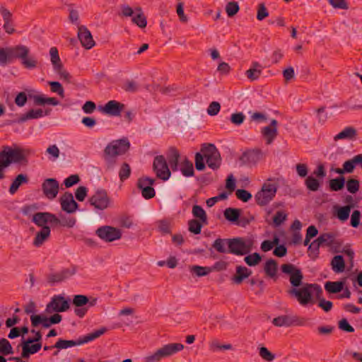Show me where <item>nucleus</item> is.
<instances>
[{
	"mask_svg": "<svg viewBox=\"0 0 362 362\" xmlns=\"http://www.w3.org/2000/svg\"><path fill=\"white\" fill-rule=\"evenodd\" d=\"M29 154V150L18 146H3L2 150L0 151V180L5 177L4 169L11 163L26 165L28 162L27 158Z\"/></svg>",
	"mask_w": 362,
	"mask_h": 362,
	"instance_id": "nucleus-1",
	"label": "nucleus"
},
{
	"mask_svg": "<svg viewBox=\"0 0 362 362\" xmlns=\"http://www.w3.org/2000/svg\"><path fill=\"white\" fill-rule=\"evenodd\" d=\"M204 158L206 164L212 170H217L221 164V154L212 144H204L201 148V153L195 154V168L197 170H203L205 168Z\"/></svg>",
	"mask_w": 362,
	"mask_h": 362,
	"instance_id": "nucleus-2",
	"label": "nucleus"
},
{
	"mask_svg": "<svg viewBox=\"0 0 362 362\" xmlns=\"http://www.w3.org/2000/svg\"><path fill=\"white\" fill-rule=\"evenodd\" d=\"M130 147L127 139L114 140L109 143L104 150V159L108 165H112V159L118 156L124 154Z\"/></svg>",
	"mask_w": 362,
	"mask_h": 362,
	"instance_id": "nucleus-3",
	"label": "nucleus"
},
{
	"mask_svg": "<svg viewBox=\"0 0 362 362\" xmlns=\"http://www.w3.org/2000/svg\"><path fill=\"white\" fill-rule=\"evenodd\" d=\"M183 349L184 345L180 343L168 344L146 356L144 360L146 362H159L161 359L170 357Z\"/></svg>",
	"mask_w": 362,
	"mask_h": 362,
	"instance_id": "nucleus-4",
	"label": "nucleus"
},
{
	"mask_svg": "<svg viewBox=\"0 0 362 362\" xmlns=\"http://www.w3.org/2000/svg\"><path fill=\"white\" fill-rule=\"evenodd\" d=\"M277 187L276 181L271 179L267 180L255 196L257 204H268L270 202L276 195Z\"/></svg>",
	"mask_w": 362,
	"mask_h": 362,
	"instance_id": "nucleus-5",
	"label": "nucleus"
},
{
	"mask_svg": "<svg viewBox=\"0 0 362 362\" xmlns=\"http://www.w3.org/2000/svg\"><path fill=\"white\" fill-rule=\"evenodd\" d=\"M252 242L245 240L243 238H235L229 239L228 253L236 255H244L249 253L252 250Z\"/></svg>",
	"mask_w": 362,
	"mask_h": 362,
	"instance_id": "nucleus-6",
	"label": "nucleus"
},
{
	"mask_svg": "<svg viewBox=\"0 0 362 362\" xmlns=\"http://www.w3.org/2000/svg\"><path fill=\"white\" fill-rule=\"evenodd\" d=\"M95 234L104 242L111 243L122 238V230L110 226H103L95 230Z\"/></svg>",
	"mask_w": 362,
	"mask_h": 362,
	"instance_id": "nucleus-7",
	"label": "nucleus"
},
{
	"mask_svg": "<svg viewBox=\"0 0 362 362\" xmlns=\"http://www.w3.org/2000/svg\"><path fill=\"white\" fill-rule=\"evenodd\" d=\"M70 308L69 300L61 295L54 296L50 302L47 303L45 308L46 314H52L54 313H62L68 310Z\"/></svg>",
	"mask_w": 362,
	"mask_h": 362,
	"instance_id": "nucleus-8",
	"label": "nucleus"
},
{
	"mask_svg": "<svg viewBox=\"0 0 362 362\" xmlns=\"http://www.w3.org/2000/svg\"><path fill=\"white\" fill-rule=\"evenodd\" d=\"M153 170L157 177L164 181L168 180L170 177L171 173L167 160L163 156H157L154 158Z\"/></svg>",
	"mask_w": 362,
	"mask_h": 362,
	"instance_id": "nucleus-9",
	"label": "nucleus"
},
{
	"mask_svg": "<svg viewBox=\"0 0 362 362\" xmlns=\"http://www.w3.org/2000/svg\"><path fill=\"white\" fill-rule=\"evenodd\" d=\"M315 286V284H306L300 288H292L288 291V293L296 297L300 304L305 305L311 300L312 292L310 288Z\"/></svg>",
	"mask_w": 362,
	"mask_h": 362,
	"instance_id": "nucleus-10",
	"label": "nucleus"
},
{
	"mask_svg": "<svg viewBox=\"0 0 362 362\" xmlns=\"http://www.w3.org/2000/svg\"><path fill=\"white\" fill-rule=\"evenodd\" d=\"M272 323L276 327H291L293 325H303L305 321L297 316L285 315L274 318Z\"/></svg>",
	"mask_w": 362,
	"mask_h": 362,
	"instance_id": "nucleus-11",
	"label": "nucleus"
},
{
	"mask_svg": "<svg viewBox=\"0 0 362 362\" xmlns=\"http://www.w3.org/2000/svg\"><path fill=\"white\" fill-rule=\"evenodd\" d=\"M59 182L54 178L46 179L42 185L44 194L49 199H52L57 197L59 192Z\"/></svg>",
	"mask_w": 362,
	"mask_h": 362,
	"instance_id": "nucleus-12",
	"label": "nucleus"
},
{
	"mask_svg": "<svg viewBox=\"0 0 362 362\" xmlns=\"http://www.w3.org/2000/svg\"><path fill=\"white\" fill-rule=\"evenodd\" d=\"M22 347L21 357L27 358L31 354H36L42 348V343L33 342L30 340L25 339L23 337L21 343L19 345Z\"/></svg>",
	"mask_w": 362,
	"mask_h": 362,
	"instance_id": "nucleus-13",
	"label": "nucleus"
},
{
	"mask_svg": "<svg viewBox=\"0 0 362 362\" xmlns=\"http://www.w3.org/2000/svg\"><path fill=\"white\" fill-rule=\"evenodd\" d=\"M78 38L81 45L87 49H91L95 45L90 32L85 25L78 26Z\"/></svg>",
	"mask_w": 362,
	"mask_h": 362,
	"instance_id": "nucleus-14",
	"label": "nucleus"
},
{
	"mask_svg": "<svg viewBox=\"0 0 362 362\" xmlns=\"http://www.w3.org/2000/svg\"><path fill=\"white\" fill-rule=\"evenodd\" d=\"M124 107V105L117 101L110 100L100 108L102 112L110 116H119Z\"/></svg>",
	"mask_w": 362,
	"mask_h": 362,
	"instance_id": "nucleus-15",
	"label": "nucleus"
},
{
	"mask_svg": "<svg viewBox=\"0 0 362 362\" xmlns=\"http://www.w3.org/2000/svg\"><path fill=\"white\" fill-rule=\"evenodd\" d=\"M277 125L278 122L273 119L269 126L264 127L262 129L261 133L265 139L267 144H271L277 136Z\"/></svg>",
	"mask_w": 362,
	"mask_h": 362,
	"instance_id": "nucleus-16",
	"label": "nucleus"
},
{
	"mask_svg": "<svg viewBox=\"0 0 362 362\" xmlns=\"http://www.w3.org/2000/svg\"><path fill=\"white\" fill-rule=\"evenodd\" d=\"M75 273L76 269L74 268L65 269L59 272L50 274L47 276V281L50 284L59 283L72 276Z\"/></svg>",
	"mask_w": 362,
	"mask_h": 362,
	"instance_id": "nucleus-17",
	"label": "nucleus"
},
{
	"mask_svg": "<svg viewBox=\"0 0 362 362\" xmlns=\"http://www.w3.org/2000/svg\"><path fill=\"white\" fill-rule=\"evenodd\" d=\"M261 158V153L259 151H248L243 153L240 160L243 165H255Z\"/></svg>",
	"mask_w": 362,
	"mask_h": 362,
	"instance_id": "nucleus-18",
	"label": "nucleus"
},
{
	"mask_svg": "<svg viewBox=\"0 0 362 362\" xmlns=\"http://www.w3.org/2000/svg\"><path fill=\"white\" fill-rule=\"evenodd\" d=\"M10 62L14 59H23L29 54V49L25 45L8 47Z\"/></svg>",
	"mask_w": 362,
	"mask_h": 362,
	"instance_id": "nucleus-19",
	"label": "nucleus"
},
{
	"mask_svg": "<svg viewBox=\"0 0 362 362\" xmlns=\"http://www.w3.org/2000/svg\"><path fill=\"white\" fill-rule=\"evenodd\" d=\"M252 274V271L243 266H237L235 274L231 277L233 284L240 285Z\"/></svg>",
	"mask_w": 362,
	"mask_h": 362,
	"instance_id": "nucleus-20",
	"label": "nucleus"
},
{
	"mask_svg": "<svg viewBox=\"0 0 362 362\" xmlns=\"http://www.w3.org/2000/svg\"><path fill=\"white\" fill-rule=\"evenodd\" d=\"M112 200L105 189L98 188L89 198V204H108Z\"/></svg>",
	"mask_w": 362,
	"mask_h": 362,
	"instance_id": "nucleus-21",
	"label": "nucleus"
},
{
	"mask_svg": "<svg viewBox=\"0 0 362 362\" xmlns=\"http://www.w3.org/2000/svg\"><path fill=\"white\" fill-rule=\"evenodd\" d=\"M50 235V228L43 227L36 233L33 240V245L36 247L41 246Z\"/></svg>",
	"mask_w": 362,
	"mask_h": 362,
	"instance_id": "nucleus-22",
	"label": "nucleus"
},
{
	"mask_svg": "<svg viewBox=\"0 0 362 362\" xmlns=\"http://www.w3.org/2000/svg\"><path fill=\"white\" fill-rule=\"evenodd\" d=\"M357 135L356 129L353 127H346L341 132L334 136V141L340 139H352Z\"/></svg>",
	"mask_w": 362,
	"mask_h": 362,
	"instance_id": "nucleus-23",
	"label": "nucleus"
},
{
	"mask_svg": "<svg viewBox=\"0 0 362 362\" xmlns=\"http://www.w3.org/2000/svg\"><path fill=\"white\" fill-rule=\"evenodd\" d=\"M136 15L132 18V21L141 28H144L147 25V20L141 7L135 8Z\"/></svg>",
	"mask_w": 362,
	"mask_h": 362,
	"instance_id": "nucleus-24",
	"label": "nucleus"
},
{
	"mask_svg": "<svg viewBox=\"0 0 362 362\" xmlns=\"http://www.w3.org/2000/svg\"><path fill=\"white\" fill-rule=\"evenodd\" d=\"M180 159V153L175 148H170L168 151L167 160L168 164L173 170H177L178 166V162Z\"/></svg>",
	"mask_w": 362,
	"mask_h": 362,
	"instance_id": "nucleus-25",
	"label": "nucleus"
},
{
	"mask_svg": "<svg viewBox=\"0 0 362 362\" xmlns=\"http://www.w3.org/2000/svg\"><path fill=\"white\" fill-rule=\"evenodd\" d=\"M44 116V113L42 110L37 109V110H30L28 112L21 116L18 120V123H23L28 119H38Z\"/></svg>",
	"mask_w": 362,
	"mask_h": 362,
	"instance_id": "nucleus-26",
	"label": "nucleus"
},
{
	"mask_svg": "<svg viewBox=\"0 0 362 362\" xmlns=\"http://www.w3.org/2000/svg\"><path fill=\"white\" fill-rule=\"evenodd\" d=\"M83 344V341L81 339L79 338L76 340H66L63 339H59L55 343L54 346L58 349H66L72 346H80Z\"/></svg>",
	"mask_w": 362,
	"mask_h": 362,
	"instance_id": "nucleus-27",
	"label": "nucleus"
},
{
	"mask_svg": "<svg viewBox=\"0 0 362 362\" xmlns=\"http://www.w3.org/2000/svg\"><path fill=\"white\" fill-rule=\"evenodd\" d=\"M30 321L32 326L34 327H37L40 324L45 328H48L52 325L49 323V318L44 315H32Z\"/></svg>",
	"mask_w": 362,
	"mask_h": 362,
	"instance_id": "nucleus-28",
	"label": "nucleus"
},
{
	"mask_svg": "<svg viewBox=\"0 0 362 362\" xmlns=\"http://www.w3.org/2000/svg\"><path fill=\"white\" fill-rule=\"evenodd\" d=\"M277 269V262L276 260L270 259L265 262L264 270L269 277L276 279Z\"/></svg>",
	"mask_w": 362,
	"mask_h": 362,
	"instance_id": "nucleus-29",
	"label": "nucleus"
},
{
	"mask_svg": "<svg viewBox=\"0 0 362 362\" xmlns=\"http://www.w3.org/2000/svg\"><path fill=\"white\" fill-rule=\"evenodd\" d=\"M356 205H346L343 207L338 208L336 206L334 207V211L336 214L337 217L342 221L348 219L351 209L354 208Z\"/></svg>",
	"mask_w": 362,
	"mask_h": 362,
	"instance_id": "nucleus-30",
	"label": "nucleus"
},
{
	"mask_svg": "<svg viewBox=\"0 0 362 362\" xmlns=\"http://www.w3.org/2000/svg\"><path fill=\"white\" fill-rule=\"evenodd\" d=\"M332 270L335 273H341L345 269V262L342 255L334 256L331 261Z\"/></svg>",
	"mask_w": 362,
	"mask_h": 362,
	"instance_id": "nucleus-31",
	"label": "nucleus"
},
{
	"mask_svg": "<svg viewBox=\"0 0 362 362\" xmlns=\"http://www.w3.org/2000/svg\"><path fill=\"white\" fill-rule=\"evenodd\" d=\"M230 238H217L214 240L212 247L220 253H228Z\"/></svg>",
	"mask_w": 362,
	"mask_h": 362,
	"instance_id": "nucleus-32",
	"label": "nucleus"
},
{
	"mask_svg": "<svg viewBox=\"0 0 362 362\" xmlns=\"http://www.w3.org/2000/svg\"><path fill=\"white\" fill-rule=\"evenodd\" d=\"M262 66L258 62H253L252 67L248 69L245 75L250 81L258 79L262 74Z\"/></svg>",
	"mask_w": 362,
	"mask_h": 362,
	"instance_id": "nucleus-33",
	"label": "nucleus"
},
{
	"mask_svg": "<svg viewBox=\"0 0 362 362\" xmlns=\"http://www.w3.org/2000/svg\"><path fill=\"white\" fill-rule=\"evenodd\" d=\"M344 281H327L325 289L329 293H337L344 289Z\"/></svg>",
	"mask_w": 362,
	"mask_h": 362,
	"instance_id": "nucleus-34",
	"label": "nucleus"
},
{
	"mask_svg": "<svg viewBox=\"0 0 362 362\" xmlns=\"http://www.w3.org/2000/svg\"><path fill=\"white\" fill-rule=\"evenodd\" d=\"M28 182V177L26 175L24 174H19L15 180L12 182L10 188L9 192L11 194H14L19 187L23 184H26Z\"/></svg>",
	"mask_w": 362,
	"mask_h": 362,
	"instance_id": "nucleus-35",
	"label": "nucleus"
},
{
	"mask_svg": "<svg viewBox=\"0 0 362 362\" xmlns=\"http://www.w3.org/2000/svg\"><path fill=\"white\" fill-rule=\"evenodd\" d=\"M32 221L40 227H48V212H37L33 216Z\"/></svg>",
	"mask_w": 362,
	"mask_h": 362,
	"instance_id": "nucleus-36",
	"label": "nucleus"
},
{
	"mask_svg": "<svg viewBox=\"0 0 362 362\" xmlns=\"http://www.w3.org/2000/svg\"><path fill=\"white\" fill-rule=\"evenodd\" d=\"M106 331L107 329L105 327H101L99 329L95 330L94 332L81 337V341H83V344L100 337L101 335L105 334Z\"/></svg>",
	"mask_w": 362,
	"mask_h": 362,
	"instance_id": "nucleus-37",
	"label": "nucleus"
},
{
	"mask_svg": "<svg viewBox=\"0 0 362 362\" xmlns=\"http://www.w3.org/2000/svg\"><path fill=\"white\" fill-rule=\"evenodd\" d=\"M193 216L203 223H207V216L206 211L201 207L200 205H193L192 208Z\"/></svg>",
	"mask_w": 362,
	"mask_h": 362,
	"instance_id": "nucleus-38",
	"label": "nucleus"
},
{
	"mask_svg": "<svg viewBox=\"0 0 362 362\" xmlns=\"http://www.w3.org/2000/svg\"><path fill=\"white\" fill-rule=\"evenodd\" d=\"M240 214V211L238 209L228 208L224 211V216L228 221L234 223L238 220Z\"/></svg>",
	"mask_w": 362,
	"mask_h": 362,
	"instance_id": "nucleus-39",
	"label": "nucleus"
},
{
	"mask_svg": "<svg viewBox=\"0 0 362 362\" xmlns=\"http://www.w3.org/2000/svg\"><path fill=\"white\" fill-rule=\"evenodd\" d=\"M335 235L332 233H326L321 234L317 239L320 243L323 245L330 246L334 242Z\"/></svg>",
	"mask_w": 362,
	"mask_h": 362,
	"instance_id": "nucleus-40",
	"label": "nucleus"
},
{
	"mask_svg": "<svg viewBox=\"0 0 362 362\" xmlns=\"http://www.w3.org/2000/svg\"><path fill=\"white\" fill-rule=\"evenodd\" d=\"M190 272L195 274L197 276H204L212 272V269L208 267H201L194 265L190 267Z\"/></svg>",
	"mask_w": 362,
	"mask_h": 362,
	"instance_id": "nucleus-41",
	"label": "nucleus"
},
{
	"mask_svg": "<svg viewBox=\"0 0 362 362\" xmlns=\"http://www.w3.org/2000/svg\"><path fill=\"white\" fill-rule=\"evenodd\" d=\"M345 185V178L342 176L332 179L329 181V187L332 191L341 189Z\"/></svg>",
	"mask_w": 362,
	"mask_h": 362,
	"instance_id": "nucleus-42",
	"label": "nucleus"
},
{
	"mask_svg": "<svg viewBox=\"0 0 362 362\" xmlns=\"http://www.w3.org/2000/svg\"><path fill=\"white\" fill-rule=\"evenodd\" d=\"M180 170L182 175L185 177L192 176L194 172L192 163L187 159H185L182 164Z\"/></svg>",
	"mask_w": 362,
	"mask_h": 362,
	"instance_id": "nucleus-43",
	"label": "nucleus"
},
{
	"mask_svg": "<svg viewBox=\"0 0 362 362\" xmlns=\"http://www.w3.org/2000/svg\"><path fill=\"white\" fill-rule=\"evenodd\" d=\"M303 274L300 269H299L298 272H295L293 275H292L289 278V281L293 286V288H297L299 287L303 282Z\"/></svg>",
	"mask_w": 362,
	"mask_h": 362,
	"instance_id": "nucleus-44",
	"label": "nucleus"
},
{
	"mask_svg": "<svg viewBox=\"0 0 362 362\" xmlns=\"http://www.w3.org/2000/svg\"><path fill=\"white\" fill-rule=\"evenodd\" d=\"M28 96L33 99L35 104L38 105H45V96L44 95H35L36 90L34 89H26Z\"/></svg>",
	"mask_w": 362,
	"mask_h": 362,
	"instance_id": "nucleus-45",
	"label": "nucleus"
},
{
	"mask_svg": "<svg viewBox=\"0 0 362 362\" xmlns=\"http://www.w3.org/2000/svg\"><path fill=\"white\" fill-rule=\"evenodd\" d=\"M0 353L3 355L12 354L13 353L11 343L5 338L0 339Z\"/></svg>",
	"mask_w": 362,
	"mask_h": 362,
	"instance_id": "nucleus-46",
	"label": "nucleus"
},
{
	"mask_svg": "<svg viewBox=\"0 0 362 362\" xmlns=\"http://www.w3.org/2000/svg\"><path fill=\"white\" fill-rule=\"evenodd\" d=\"M49 55H50V59H51V62L53 65L54 69L55 68L62 65L57 47H52L50 48Z\"/></svg>",
	"mask_w": 362,
	"mask_h": 362,
	"instance_id": "nucleus-47",
	"label": "nucleus"
},
{
	"mask_svg": "<svg viewBox=\"0 0 362 362\" xmlns=\"http://www.w3.org/2000/svg\"><path fill=\"white\" fill-rule=\"evenodd\" d=\"M325 110V106H322L315 110L317 119L320 124H324L329 118V114Z\"/></svg>",
	"mask_w": 362,
	"mask_h": 362,
	"instance_id": "nucleus-48",
	"label": "nucleus"
},
{
	"mask_svg": "<svg viewBox=\"0 0 362 362\" xmlns=\"http://www.w3.org/2000/svg\"><path fill=\"white\" fill-rule=\"evenodd\" d=\"M189 230L195 234L198 235L202 231L203 223L200 222L197 219H192L189 221Z\"/></svg>",
	"mask_w": 362,
	"mask_h": 362,
	"instance_id": "nucleus-49",
	"label": "nucleus"
},
{
	"mask_svg": "<svg viewBox=\"0 0 362 362\" xmlns=\"http://www.w3.org/2000/svg\"><path fill=\"white\" fill-rule=\"evenodd\" d=\"M259 354L260 357L268 362H271L275 359V355L272 353L267 348L264 346L259 347Z\"/></svg>",
	"mask_w": 362,
	"mask_h": 362,
	"instance_id": "nucleus-50",
	"label": "nucleus"
},
{
	"mask_svg": "<svg viewBox=\"0 0 362 362\" xmlns=\"http://www.w3.org/2000/svg\"><path fill=\"white\" fill-rule=\"evenodd\" d=\"M261 259L262 257L257 252H254L252 255H249L246 256L244 259L245 263L250 267L257 265V264H259Z\"/></svg>",
	"mask_w": 362,
	"mask_h": 362,
	"instance_id": "nucleus-51",
	"label": "nucleus"
},
{
	"mask_svg": "<svg viewBox=\"0 0 362 362\" xmlns=\"http://www.w3.org/2000/svg\"><path fill=\"white\" fill-rule=\"evenodd\" d=\"M305 183L307 188L313 192L317 191L320 187L319 181L312 176L308 177L305 181Z\"/></svg>",
	"mask_w": 362,
	"mask_h": 362,
	"instance_id": "nucleus-52",
	"label": "nucleus"
},
{
	"mask_svg": "<svg viewBox=\"0 0 362 362\" xmlns=\"http://www.w3.org/2000/svg\"><path fill=\"white\" fill-rule=\"evenodd\" d=\"M240 7L238 2L230 1L226 6V12L229 17L234 16L239 11Z\"/></svg>",
	"mask_w": 362,
	"mask_h": 362,
	"instance_id": "nucleus-53",
	"label": "nucleus"
},
{
	"mask_svg": "<svg viewBox=\"0 0 362 362\" xmlns=\"http://www.w3.org/2000/svg\"><path fill=\"white\" fill-rule=\"evenodd\" d=\"M300 269L291 263L284 264L281 266L282 273L289 276V278L298 272Z\"/></svg>",
	"mask_w": 362,
	"mask_h": 362,
	"instance_id": "nucleus-54",
	"label": "nucleus"
},
{
	"mask_svg": "<svg viewBox=\"0 0 362 362\" xmlns=\"http://www.w3.org/2000/svg\"><path fill=\"white\" fill-rule=\"evenodd\" d=\"M359 181L356 179H349L347 180L346 183V187L348 190L351 194H355L358 191L359 189Z\"/></svg>",
	"mask_w": 362,
	"mask_h": 362,
	"instance_id": "nucleus-55",
	"label": "nucleus"
},
{
	"mask_svg": "<svg viewBox=\"0 0 362 362\" xmlns=\"http://www.w3.org/2000/svg\"><path fill=\"white\" fill-rule=\"evenodd\" d=\"M28 97L29 96L26 90L23 92L18 93L14 100L16 105L18 107H23L27 103Z\"/></svg>",
	"mask_w": 362,
	"mask_h": 362,
	"instance_id": "nucleus-56",
	"label": "nucleus"
},
{
	"mask_svg": "<svg viewBox=\"0 0 362 362\" xmlns=\"http://www.w3.org/2000/svg\"><path fill=\"white\" fill-rule=\"evenodd\" d=\"M48 83L50 86L52 92L57 93L62 98L64 97V90L62 84L59 82L49 81Z\"/></svg>",
	"mask_w": 362,
	"mask_h": 362,
	"instance_id": "nucleus-57",
	"label": "nucleus"
},
{
	"mask_svg": "<svg viewBox=\"0 0 362 362\" xmlns=\"http://www.w3.org/2000/svg\"><path fill=\"white\" fill-rule=\"evenodd\" d=\"M72 303L76 307H83L88 303V298L85 295H75Z\"/></svg>",
	"mask_w": 362,
	"mask_h": 362,
	"instance_id": "nucleus-58",
	"label": "nucleus"
},
{
	"mask_svg": "<svg viewBox=\"0 0 362 362\" xmlns=\"http://www.w3.org/2000/svg\"><path fill=\"white\" fill-rule=\"evenodd\" d=\"M54 70L59 75L61 79H63L68 83L71 82L72 76L66 70L64 69L63 65L55 68Z\"/></svg>",
	"mask_w": 362,
	"mask_h": 362,
	"instance_id": "nucleus-59",
	"label": "nucleus"
},
{
	"mask_svg": "<svg viewBox=\"0 0 362 362\" xmlns=\"http://www.w3.org/2000/svg\"><path fill=\"white\" fill-rule=\"evenodd\" d=\"M69 21L73 24L76 25L78 27L81 26L79 25V13H78V11L72 7H69Z\"/></svg>",
	"mask_w": 362,
	"mask_h": 362,
	"instance_id": "nucleus-60",
	"label": "nucleus"
},
{
	"mask_svg": "<svg viewBox=\"0 0 362 362\" xmlns=\"http://www.w3.org/2000/svg\"><path fill=\"white\" fill-rule=\"evenodd\" d=\"M245 119V115L243 112L233 113L230 116V122L232 124L240 126Z\"/></svg>",
	"mask_w": 362,
	"mask_h": 362,
	"instance_id": "nucleus-61",
	"label": "nucleus"
},
{
	"mask_svg": "<svg viewBox=\"0 0 362 362\" xmlns=\"http://www.w3.org/2000/svg\"><path fill=\"white\" fill-rule=\"evenodd\" d=\"M131 173V168L129 164L124 163L119 170V176L122 181L127 179Z\"/></svg>",
	"mask_w": 362,
	"mask_h": 362,
	"instance_id": "nucleus-62",
	"label": "nucleus"
},
{
	"mask_svg": "<svg viewBox=\"0 0 362 362\" xmlns=\"http://www.w3.org/2000/svg\"><path fill=\"white\" fill-rule=\"evenodd\" d=\"M21 64L27 69H34L37 65V61L34 57L27 55L22 59Z\"/></svg>",
	"mask_w": 362,
	"mask_h": 362,
	"instance_id": "nucleus-63",
	"label": "nucleus"
},
{
	"mask_svg": "<svg viewBox=\"0 0 362 362\" xmlns=\"http://www.w3.org/2000/svg\"><path fill=\"white\" fill-rule=\"evenodd\" d=\"M221 110V105L218 102L213 101L211 102L206 112L210 116H215L218 115V113L220 112Z\"/></svg>",
	"mask_w": 362,
	"mask_h": 362,
	"instance_id": "nucleus-64",
	"label": "nucleus"
}]
</instances>
